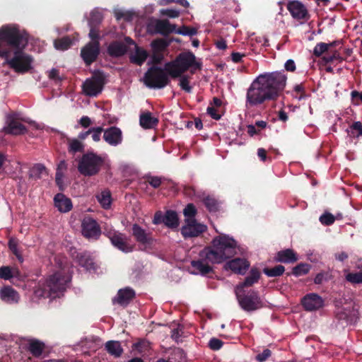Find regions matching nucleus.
I'll use <instances>...</instances> for the list:
<instances>
[{
    "label": "nucleus",
    "mask_w": 362,
    "mask_h": 362,
    "mask_svg": "<svg viewBox=\"0 0 362 362\" xmlns=\"http://www.w3.org/2000/svg\"><path fill=\"white\" fill-rule=\"evenodd\" d=\"M322 60L325 62V64H330L333 63L334 61L341 63L344 60V59L341 55L339 51L337 49H329L327 54L322 56Z\"/></svg>",
    "instance_id": "35"
},
{
    "label": "nucleus",
    "mask_w": 362,
    "mask_h": 362,
    "mask_svg": "<svg viewBox=\"0 0 362 362\" xmlns=\"http://www.w3.org/2000/svg\"><path fill=\"white\" fill-rule=\"evenodd\" d=\"M275 260L283 263H293L296 262L298 258L293 250L286 249L278 252L275 257Z\"/></svg>",
    "instance_id": "26"
},
{
    "label": "nucleus",
    "mask_w": 362,
    "mask_h": 362,
    "mask_svg": "<svg viewBox=\"0 0 362 362\" xmlns=\"http://www.w3.org/2000/svg\"><path fill=\"white\" fill-rule=\"evenodd\" d=\"M222 345V341L216 338H212L209 342V346L212 350H218L221 348Z\"/></svg>",
    "instance_id": "58"
},
{
    "label": "nucleus",
    "mask_w": 362,
    "mask_h": 362,
    "mask_svg": "<svg viewBox=\"0 0 362 362\" xmlns=\"http://www.w3.org/2000/svg\"><path fill=\"white\" fill-rule=\"evenodd\" d=\"M211 263L206 259H204L202 257H199V259L191 262V266L194 269V273L206 275L212 272Z\"/></svg>",
    "instance_id": "21"
},
{
    "label": "nucleus",
    "mask_w": 362,
    "mask_h": 362,
    "mask_svg": "<svg viewBox=\"0 0 362 362\" xmlns=\"http://www.w3.org/2000/svg\"><path fill=\"white\" fill-rule=\"evenodd\" d=\"M271 351L269 349H264L262 353L259 354L256 356V359L259 362L265 361L271 356Z\"/></svg>",
    "instance_id": "61"
},
{
    "label": "nucleus",
    "mask_w": 362,
    "mask_h": 362,
    "mask_svg": "<svg viewBox=\"0 0 362 362\" xmlns=\"http://www.w3.org/2000/svg\"><path fill=\"white\" fill-rule=\"evenodd\" d=\"M161 13L170 18H177L180 16V11L175 9L162 10Z\"/></svg>",
    "instance_id": "62"
},
{
    "label": "nucleus",
    "mask_w": 362,
    "mask_h": 362,
    "mask_svg": "<svg viewBox=\"0 0 362 362\" xmlns=\"http://www.w3.org/2000/svg\"><path fill=\"white\" fill-rule=\"evenodd\" d=\"M43 174H47L46 168L41 163H37L30 168L29 171L30 178L39 180L42 178Z\"/></svg>",
    "instance_id": "38"
},
{
    "label": "nucleus",
    "mask_w": 362,
    "mask_h": 362,
    "mask_svg": "<svg viewBox=\"0 0 362 362\" xmlns=\"http://www.w3.org/2000/svg\"><path fill=\"white\" fill-rule=\"evenodd\" d=\"M287 8L295 19L306 21L310 17L306 7L298 1L289 2Z\"/></svg>",
    "instance_id": "15"
},
{
    "label": "nucleus",
    "mask_w": 362,
    "mask_h": 362,
    "mask_svg": "<svg viewBox=\"0 0 362 362\" xmlns=\"http://www.w3.org/2000/svg\"><path fill=\"white\" fill-rule=\"evenodd\" d=\"M90 29L88 35L89 37L92 40L91 42H95V40L99 41L100 35L98 29L93 26V24H90Z\"/></svg>",
    "instance_id": "57"
},
{
    "label": "nucleus",
    "mask_w": 362,
    "mask_h": 362,
    "mask_svg": "<svg viewBox=\"0 0 362 362\" xmlns=\"http://www.w3.org/2000/svg\"><path fill=\"white\" fill-rule=\"evenodd\" d=\"M286 80L284 71L260 74L247 90L246 107H258L276 100L286 85Z\"/></svg>",
    "instance_id": "1"
},
{
    "label": "nucleus",
    "mask_w": 362,
    "mask_h": 362,
    "mask_svg": "<svg viewBox=\"0 0 362 362\" xmlns=\"http://www.w3.org/2000/svg\"><path fill=\"white\" fill-rule=\"evenodd\" d=\"M180 229L181 234L185 238H192L199 236L204 230L203 228H175Z\"/></svg>",
    "instance_id": "37"
},
{
    "label": "nucleus",
    "mask_w": 362,
    "mask_h": 362,
    "mask_svg": "<svg viewBox=\"0 0 362 362\" xmlns=\"http://www.w3.org/2000/svg\"><path fill=\"white\" fill-rule=\"evenodd\" d=\"M259 277L260 273L258 269L252 268L250 272L249 276L245 278L243 283L238 284L235 287V290L243 291V288L245 287L252 286L255 283L257 282Z\"/></svg>",
    "instance_id": "28"
},
{
    "label": "nucleus",
    "mask_w": 362,
    "mask_h": 362,
    "mask_svg": "<svg viewBox=\"0 0 362 362\" xmlns=\"http://www.w3.org/2000/svg\"><path fill=\"white\" fill-rule=\"evenodd\" d=\"M225 267L235 274H245L250 267V263L245 259L235 258L228 262Z\"/></svg>",
    "instance_id": "17"
},
{
    "label": "nucleus",
    "mask_w": 362,
    "mask_h": 362,
    "mask_svg": "<svg viewBox=\"0 0 362 362\" xmlns=\"http://www.w3.org/2000/svg\"><path fill=\"white\" fill-rule=\"evenodd\" d=\"M24 49H18L14 51L13 56L11 55L6 59L9 66L17 73L24 74L32 69L33 58L23 51Z\"/></svg>",
    "instance_id": "8"
},
{
    "label": "nucleus",
    "mask_w": 362,
    "mask_h": 362,
    "mask_svg": "<svg viewBox=\"0 0 362 362\" xmlns=\"http://www.w3.org/2000/svg\"><path fill=\"white\" fill-rule=\"evenodd\" d=\"M18 241L17 239L14 238H11L8 241V247L9 249L12 251V252L16 256L20 262H23V259L22 257V255H21L20 252L18 250Z\"/></svg>",
    "instance_id": "48"
},
{
    "label": "nucleus",
    "mask_w": 362,
    "mask_h": 362,
    "mask_svg": "<svg viewBox=\"0 0 362 362\" xmlns=\"http://www.w3.org/2000/svg\"><path fill=\"white\" fill-rule=\"evenodd\" d=\"M100 54V42L98 40L89 42L81 50V57L87 66L98 59Z\"/></svg>",
    "instance_id": "12"
},
{
    "label": "nucleus",
    "mask_w": 362,
    "mask_h": 362,
    "mask_svg": "<svg viewBox=\"0 0 362 362\" xmlns=\"http://www.w3.org/2000/svg\"><path fill=\"white\" fill-rule=\"evenodd\" d=\"M82 235L88 240H97L101 231L100 228H82Z\"/></svg>",
    "instance_id": "42"
},
{
    "label": "nucleus",
    "mask_w": 362,
    "mask_h": 362,
    "mask_svg": "<svg viewBox=\"0 0 362 362\" xmlns=\"http://www.w3.org/2000/svg\"><path fill=\"white\" fill-rule=\"evenodd\" d=\"M28 43V35L16 25H5L0 28V46L14 49H25Z\"/></svg>",
    "instance_id": "5"
},
{
    "label": "nucleus",
    "mask_w": 362,
    "mask_h": 362,
    "mask_svg": "<svg viewBox=\"0 0 362 362\" xmlns=\"http://www.w3.org/2000/svg\"><path fill=\"white\" fill-rule=\"evenodd\" d=\"M105 349L109 354L115 357H119L122 354L123 349L119 341H109L105 344Z\"/></svg>",
    "instance_id": "36"
},
{
    "label": "nucleus",
    "mask_w": 362,
    "mask_h": 362,
    "mask_svg": "<svg viewBox=\"0 0 362 362\" xmlns=\"http://www.w3.org/2000/svg\"><path fill=\"white\" fill-rule=\"evenodd\" d=\"M176 25L171 24L167 19H157L149 23L147 26L148 31L153 34H160L167 36L175 31Z\"/></svg>",
    "instance_id": "11"
},
{
    "label": "nucleus",
    "mask_w": 362,
    "mask_h": 362,
    "mask_svg": "<svg viewBox=\"0 0 362 362\" xmlns=\"http://www.w3.org/2000/svg\"><path fill=\"white\" fill-rule=\"evenodd\" d=\"M293 89L296 93H300V96L298 97L299 100L305 99L307 97V95L305 94V87L303 83L296 85Z\"/></svg>",
    "instance_id": "59"
},
{
    "label": "nucleus",
    "mask_w": 362,
    "mask_h": 362,
    "mask_svg": "<svg viewBox=\"0 0 362 362\" xmlns=\"http://www.w3.org/2000/svg\"><path fill=\"white\" fill-rule=\"evenodd\" d=\"M45 344L37 339H30L28 344V351L35 356L39 357L42 354Z\"/></svg>",
    "instance_id": "32"
},
{
    "label": "nucleus",
    "mask_w": 362,
    "mask_h": 362,
    "mask_svg": "<svg viewBox=\"0 0 362 362\" xmlns=\"http://www.w3.org/2000/svg\"><path fill=\"white\" fill-rule=\"evenodd\" d=\"M69 281V278L62 272H56L49 276L44 283L39 284L34 294L37 298H59L65 291Z\"/></svg>",
    "instance_id": "3"
},
{
    "label": "nucleus",
    "mask_w": 362,
    "mask_h": 362,
    "mask_svg": "<svg viewBox=\"0 0 362 362\" xmlns=\"http://www.w3.org/2000/svg\"><path fill=\"white\" fill-rule=\"evenodd\" d=\"M103 139L110 146H116L122 142V132L117 127H110L104 129Z\"/></svg>",
    "instance_id": "14"
},
{
    "label": "nucleus",
    "mask_w": 362,
    "mask_h": 362,
    "mask_svg": "<svg viewBox=\"0 0 362 362\" xmlns=\"http://www.w3.org/2000/svg\"><path fill=\"white\" fill-rule=\"evenodd\" d=\"M139 124L145 129H153L158 125V119L153 117L150 112H146L140 115Z\"/></svg>",
    "instance_id": "25"
},
{
    "label": "nucleus",
    "mask_w": 362,
    "mask_h": 362,
    "mask_svg": "<svg viewBox=\"0 0 362 362\" xmlns=\"http://www.w3.org/2000/svg\"><path fill=\"white\" fill-rule=\"evenodd\" d=\"M54 206L61 212H68L72 209L71 200L64 194L58 193L54 197Z\"/></svg>",
    "instance_id": "20"
},
{
    "label": "nucleus",
    "mask_w": 362,
    "mask_h": 362,
    "mask_svg": "<svg viewBox=\"0 0 362 362\" xmlns=\"http://www.w3.org/2000/svg\"><path fill=\"white\" fill-rule=\"evenodd\" d=\"M344 219V215L340 211H336L335 213H331L329 210L326 209L319 217V221L322 225L330 226L333 224L335 221H342Z\"/></svg>",
    "instance_id": "22"
},
{
    "label": "nucleus",
    "mask_w": 362,
    "mask_h": 362,
    "mask_svg": "<svg viewBox=\"0 0 362 362\" xmlns=\"http://www.w3.org/2000/svg\"><path fill=\"white\" fill-rule=\"evenodd\" d=\"M98 201L105 209H108L111 204V194L109 191H103L98 197Z\"/></svg>",
    "instance_id": "46"
},
{
    "label": "nucleus",
    "mask_w": 362,
    "mask_h": 362,
    "mask_svg": "<svg viewBox=\"0 0 362 362\" xmlns=\"http://www.w3.org/2000/svg\"><path fill=\"white\" fill-rule=\"evenodd\" d=\"M105 84V75L100 70H95L90 78H87L83 83V93L90 97L97 96L100 93Z\"/></svg>",
    "instance_id": "9"
},
{
    "label": "nucleus",
    "mask_w": 362,
    "mask_h": 362,
    "mask_svg": "<svg viewBox=\"0 0 362 362\" xmlns=\"http://www.w3.org/2000/svg\"><path fill=\"white\" fill-rule=\"evenodd\" d=\"M91 131H93L90 132L93 140L95 142H98L100 140V136L104 129L102 127H92Z\"/></svg>",
    "instance_id": "55"
},
{
    "label": "nucleus",
    "mask_w": 362,
    "mask_h": 362,
    "mask_svg": "<svg viewBox=\"0 0 362 362\" xmlns=\"http://www.w3.org/2000/svg\"><path fill=\"white\" fill-rule=\"evenodd\" d=\"M201 69L202 64L196 61L195 55L190 51L180 53L174 60L165 64V70L172 78L181 76L189 69Z\"/></svg>",
    "instance_id": "4"
},
{
    "label": "nucleus",
    "mask_w": 362,
    "mask_h": 362,
    "mask_svg": "<svg viewBox=\"0 0 362 362\" xmlns=\"http://www.w3.org/2000/svg\"><path fill=\"white\" fill-rule=\"evenodd\" d=\"M71 255L78 264L88 271H95L96 264L90 255L87 252H78L76 250H71Z\"/></svg>",
    "instance_id": "13"
},
{
    "label": "nucleus",
    "mask_w": 362,
    "mask_h": 362,
    "mask_svg": "<svg viewBox=\"0 0 362 362\" xmlns=\"http://www.w3.org/2000/svg\"><path fill=\"white\" fill-rule=\"evenodd\" d=\"M68 151L69 153H83L85 150L83 143L78 139H67Z\"/></svg>",
    "instance_id": "33"
},
{
    "label": "nucleus",
    "mask_w": 362,
    "mask_h": 362,
    "mask_svg": "<svg viewBox=\"0 0 362 362\" xmlns=\"http://www.w3.org/2000/svg\"><path fill=\"white\" fill-rule=\"evenodd\" d=\"M203 203L209 212H217L221 210L222 202L213 196H206Z\"/></svg>",
    "instance_id": "31"
},
{
    "label": "nucleus",
    "mask_w": 362,
    "mask_h": 362,
    "mask_svg": "<svg viewBox=\"0 0 362 362\" xmlns=\"http://www.w3.org/2000/svg\"><path fill=\"white\" fill-rule=\"evenodd\" d=\"M164 59L163 53L162 52H154L152 54V62L154 64H159Z\"/></svg>",
    "instance_id": "63"
},
{
    "label": "nucleus",
    "mask_w": 362,
    "mask_h": 362,
    "mask_svg": "<svg viewBox=\"0 0 362 362\" xmlns=\"http://www.w3.org/2000/svg\"><path fill=\"white\" fill-rule=\"evenodd\" d=\"M146 182H148L152 187L157 189L162 183V178L158 176H148L146 177Z\"/></svg>",
    "instance_id": "53"
},
{
    "label": "nucleus",
    "mask_w": 362,
    "mask_h": 362,
    "mask_svg": "<svg viewBox=\"0 0 362 362\" xmlns=\"http://www.w3.org/2000/svg\"><path fill=\"white\" fill-rule=\"evenodd\" d=\"M329 47L327 43L318 42L316 44L313 49V55L316 57H320L322 54H327L329 52Z\"/></svg>",
    "instance_id": "45"
},
{
    "label": "nucleus",
    "mask_w": 362,
    "mask_h": 362,
    "mask_svg": "<svg viewBox=\"0 0 362 362\" xmlns=\"http://www.w3.org/2000/svg\"><path fill=\"white\" fill-rule=\"evenodd\" d=\"M133 235L139 242L142 243H148L151 239L142 228H133Z\"/></svg>",
    "instance_id": "43"
},
{
    "label": "nucleus",
    "mask_w": 362,
    "mask_h": 362,
    "mask_svg": "<svg viewBox=\"0 0 362 362\" xmlns=\"http://www.w3.org/2000/svg\"><path fill=\"white\" fill-rule=\"evenodd\" d=\"M165 226H179V218L175 211H166L165 214Z\"/></svg>",
    "instance_id": "39"
},
{
    "label": "nucleus",
    "mask_w": 362,
    "mask_h": 362,
    "mask_svg": "<svg viewBox=\"0 0 362 362\" xmlns=\"http://www.w3.org/2000/svg\"><path fill=\"white\" fill-rule=\"evenodd\" d=\"M102 16L99 12H92L90 14V20L89 24H93V23L98 24L100 23L102 21Z\"/></svg>",
    "instance_id": "64"
},
{
    "label": "nucleus",
    "mask_w": 362,
    "mask_h": 362,
    "mask_svg": "<svg viewBox=\"0 0 362 362\" xmlns=\"http://www.w3.org/2000/svg\"><path fill=\"white\" fill-rule=\"evenodd\" d=\"M73 41L69 36H65L57 39L54 42V47L59 50H66L72 45Z\"/></svg>",
    "instance_id": "41"
},
{
    "label": "nucleus",
    "mask_w": 362,
    "mask_h": 362,
    "mask_svg": "<svg viewBox=\"0 0 362 362\" xmlns=\"http://www.w3.org/2000/svg\"><path fill=\"white\" fill-rule=\"evenodd\" d=\"M206 112L211 116V118L216 120H218L221 117V115L218 113L217 110L212 105H210L207 107Z\"/></svg>",
    "instance_id": "60"
},
{
    "label": "nucleus",
    "mask_w": 362,
    "mask_h": 362,
    "mask_svg": "<svg viewBox=\"0 0 362 362\" xmlns=\"http://www.w3.org/2000/svg\"><path fill=\"white\" fill-rule=\"evenodd\" d=\"M302 304L306 310L313 311L323 306V300L317 294L310 293L302 299Z\"/></svg>",
    "instance_id": "16"
},
{
    "label": "nucleus",
    "mask_w": 362,
    "mask_h": 362,
    "mask_svg": "<svg viewBox=\"0 0 362 362\" xmlns=\"http://www.w3.org/2000/svg\"><path fill=\"white\" fill-rule=\"evenodd\" d=\"M67 170V163L64 160H62L57 165L56 173H55V182L58 186L59 190L63 191L64 187V173Z\"/></svg>",
    "instance_id": "30"
},
{
    "label": "nucleus",
    "mask_w": 362,
    "mask_h": 362,
    "mask_svg": "<svg viewBox=\"0 0 362 362\" xmlns=\"http://www.w3.org/2000/svg\"><path fill=\"white\" fill-rule=\"evenodd\" d=\"M310 265L308 264H299L293 269V274L296 276L306 274L310 270Z\"/></svg>",
    "instance_id": "51"
},
{
    "label": "nucleus",
    "mask_w": 362,
    "mask_h": 362,
    "mask_svg": "<svg viewBox=\"0 0 362 362\" xmlns=\"http://www.w3.org/2000/svg\"><path fill=\"white\" fill-rule=\"evenodd\" d=\"M170 42L162 38L156 39L151 43L153 52L162 53L168 48Z\"/></svg>",
    "instance_id": "40"
},
{
    "label": "nucleus",
    "mask_w": 362,
    "mask_h": 362,
    "mask_svg": "<svg viewBox=\"0 0 362 362\" xmlns=\"http://www.w3.org/2000/svg\"><path fill=\"white\" fill-rule=\"evenodd\" d=\"M242 291L235 290L238 303L244 310L252 312L263 307V303L256 291H250L247 294H243Z\"/></svg>",
    "instance_id": "10"
},
{
    "label": "nucleus",
    "mask_w": 362,
    "mask_h": 362,
    "mask_svg": "<svg viewBox=\"0 0 362 362\" xmlns=\"http://www.w3.org/2000/svg\"><path fill=\"white\" fill-rule=\"evenodd\" d=\"M148 52L139 47H136L135 54L130 57L131 62L141 66L148 57Z\"/></svg>",
    "instance_id": "34"
},
{
    "label": "nucleus",
    "mask_w": 362,
    "mask_h": 362,
    "mask_svg": "<svg viewBox=\"0 0 362 362\" xmlns=\"http://www.w3.org/2000/svg\"><path fill=\"white\" fill-rule=\"evenodd\" d=\"M134 296L135 293L131 288L120 289L113 302L121 305H127L134 298Z\"/></svg>",
    "instance_id": "24"
},
{
    "label": "nucleus",
    "mask_w": 362,
    "mask_h": 362,
    "mask_svg": "<svg viewBox=\"0 0 362 362\" xmlns=\"http://www.w3.org/2000/svg\"><path fill=\"white\" fill-rule=\"evenodd\" d=\"M104 158L93 152L83 154L78 163V170L83 176L96 175L104 165Z\"/></svg>",
    "instance_id": "6"
},
{
    "label": "nucleus",
    "mask_w": 362,
    "mask_h": 362,
    "mask_svg": "<svg viewBox=\"0 0 362 362\" xmlns=\"http://www.w3.org/2000/svg\"><path fill=\"white\" fill-rule=\"evenodd\" d=\"M4 131L6 134L21 135L24 134L27 132V129L25 125L16 119L9 117L8 119V124L4 128Z\"/></svg>",
    "instance_id": "19"
},
{
    "label": "nucleus",
    "mask_w": 362,
    "mask_h": 362,
    "mask_svg": "<svg viewBox=\"0 0 362 362\" xmlns=\"http://www.w3.org/2000/svg\"><path fill=\"white\" fill-rule=\"evenodd\" d=\"M349 136L358 137L362 136V124L361 122H355L350 127V129L347 130Z\"/></svg>",
    "instance_id": "47"
},
{
    "label": "nucleus",
    "mask_w": 362,
    "mask_h": 362,
    "mask_svg": "<svg viewBox=\"0 0 362 362\" xmlns=\"http://www.w3.org/2000/svg\"><path fill=\"white\" fill-rule=\"evenodd\" d=\"M285 268L282 265H277L273 268H264L263 272L269 277L279 276L284 274Z\"/></svg>",
    "instance_id": "44"
},
{
    "label": "nucleus",
    "mask_w": 362,
    "mask_h": 362,
    "mask_svg": "<svg viewBox=\"0 0 362 362\" xmlns=\"http://www.w3.org/2000/svg\"><path fill=\"white\" fill-rule=\"evenodd\" d=\"M169 74L164 69L157 66H151L144 74V81L150 88H163L170 83Z\"/></svg>",
    "instance_id": "7"
},
{
    "label": "nucleus",
    "mask_w": 362,
    "mask_h": 362,
    "mask_svg": "<svg viewBox=\"0 0 362 362\" xmlns=\"http://www.w3.org/2000/svg\"><path fill=\"white\" fill-rule=\"evenodd\" d=\"M152 223L154 225L165 224V216L161 211H157L155 213Z\"/></svg>",
    "instance_id": "56"
},
{
    "label": "nucleus",
    "mask_w": 362,
    "mask_h": 362,
    "mask_svg": "<svg viewBox=\"0 0 362 362\" xmlns=\"http://www.w3.org/2000/svg\"><path fill=\"white\" fill-rule=\"evenodd\" d=\"M236 247V242L233 238L219 235L213 240L211 245L200 251L199 257H202L211 264H220L235 254Z\"/></svg>",
    "instance_id": "2"
},
{
    "label": "nucleus",
    "mask_w": 362,
    "mask_h": 362,
    "mask_svg": "<svg viewBox=\"0 0 362 362\" xmlns=\"http://www.w3.org/2000/svg\"><path fill=\"white\" fill-rule=\"evenodd\" d=\"M197 214L196 206L192 203L187 204L183 209V215L185 216V226H206L202 223L197 221L195 216Z\"/></svg>",
    "instance_id": "18"
},
{
    "label": "nucleus",
    "mask_w": 362,
    "mask_h": 362,
    "mask_svg": "<svg viewBox=\"0 0 362 362\" xmlns=\"http://www.w3.org/2000/svg\"><path fill=\"white\" fill-rule=\"evenodd\" d=\"M12 268L8 266L0 267V278L8 280L11 279Z\"/></svg>",
    "instance_id": "54"
},
{
    "label": "nucleus",
    "mask_w": 362,
    "mask_h": 362,
    "mask_svg": "<svg viewBox=\"0 0 362 362\" xmlns=\"http://www.w3.org/2000/svg\"><path fill=\"white\" fill-rule=\"evenodd\" d=\"M110 240L115 247L123 252H128L132 250V246L127 243L126 238L122 234H115L110 238Z\"/></svg>",
    "instance_id": "29"
},
{
    "label": "nucleus",
    "mask_w": 362,
    "mask_h": 362,
    "mask_svg": "<svg viewBox=\"0 0 362 362\" xmlns=\"http://www.w3.org/2000/svg\"><path fill=\"white\" fill-rule=\"evenodd\" d=\"M346 279L352 284H362V272L349 273L346 275Z\"/></svg>",
    "instance_id": "52"
},
{
    "label": "nucleus",
    "mask_w": 362,
    "mask_h": 362,
    "mask_svg": "<svg viewBox=\"0 0 362 362\" xmlns=\"http://www.w3.org/2000/svg\"><path fill=\"white\" fill-rule=\"evenodd\" d=\"M1 298L6 303H17L19 300L18 293L11 286H5L0 291Z\"/></svg>",
    "instance_id": "27"
},
{
    "label": "nucleus",
    "mask_w": 362,
    "mask_h": 362,
    "mask_svg": "<svg viewBox=\"0 0 362 362\" xmlns=\"http://www.w3.org/2000/svg\"><path fill=\"white\" fill-rule=\"evenodd\" d=\"M174 33L187 36H193L197 34V30L194 28H190L186 25H182L178 29L175 28V31Z\"/></svg>",
    "instance_id": "49"
},
{
    "label": "nucleus",
    "mask_w": 362,
    "mask_h": 362,
    "mask_svg": "<svg viewBox=\"0 0 362 362\" xmlns=\"http://www.w3.org/2000/svg\"><path fill=\"white\" fill-rule=\"evenodd\" d=\"M127 47L119 41H113L107 47V53L110 57H119L126 54Z\"/></svg>",
    "instance_id": "23"
},
{
    "label": "nucleus",
    "mask_w": 362,
    "mask_h": 362,
    "mask_svg": "<svg viewBox=\"0 0 362 362\" xmlns=\"http://www.w3.org/2000/svg\"><path fill=\"white\" fill-rule=\"evenodd\" d=\"M180 78L179 86L187 93H191L192 88L189 85V77L187 75H182Z\"/></svg>",
    "instance_id": "50"
}]
</instances>
